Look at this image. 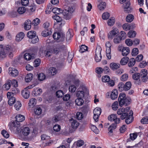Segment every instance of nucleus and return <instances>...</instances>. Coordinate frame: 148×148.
<instances>
[{"label":"nucleus","instance_id":"1","mask_svg":"<svg viewBox=\"0 0 148 148\" xmlns=\"http://www.w3.org/2000/svg\"><path fill=\"white\" fill-rule=\"evenodd\" d=\"M15 50L14 48L9 45L3 47V45H0V59L5 58L7 53L9 54V56L12 58L13 56V52Z\"/></svg>","mask_w":148,"mask_h":148},{"label":"nucleus","instance_id":"2","mask_svg":"<svg viewBox=\"0 0 148 148\" xmlns=\"http://www.w3.org/2000/svg\"><path fill=\"white\" fill-rule=\"evenodd\" d=\"M108 120L111 121H114V123H113L110 125L108 128L109 132L112 133V130L115 129L116 127V124L120 123V119L119 118H117L116 114H112L108 117Z\"/></svg>","mask_w":148,"mask_h":148},{"label":"nucleus","instance_id":"3","mask_svg":"<svg viewBox=\"0 0 148 148\" xmlns=\"http://www.w3.org/2000/svg\"><path fill=\"white\" fill-rule=\"evenodd\" d=\"M131 100L130 98L126 97L125 94L124 93H121L118 98L119 105L120 107L124 105L126 106H128L130 103Z\"/></svg>","mask_w":148,"mask_h":148},{"label":"nucleus","instance_id":"4","mask_svg":"<svg viewBox=\"0 0 148 148\" xmlns=\"http://www.w3.org/2000/svg\"><path fill=\"white\" fill-rule=\"evenodd\" d=\"M121 115L120 116L121 119L123 120L126 118L125 121L127 124H129L132 122L133 117V112L132 110L130 111L129 114L125 112Z\"/></svg>","mask_w":148,"mask_h":148},{"label":"nucleus","instance_id":"5","mask_svg":"<svg viewBox=\"0 0 148 148\" xmlns=\"http://www.w3.org/2000/svg\"><path fill=\"white\" fill-rule=\"evenodd\" d=\"M74 11V9L72 7H69L68 10H64L63 11V15L64 18L66 20L70 19L71 16V13Z\"/></svg>","mask_w":148,"mask_h":148},{"label":"nucleus","instance_id":"6","mask_svg":"<svg viewBox=\"0 0 148 148\" xmlns=\"http://www.w3.org/2000/svg\"><path fill=\"white\" fill-rule=\"evenodd\" d=\"M101 49L99 46L97 47L95 51V59L96 62H98L100 61L102 56L101 55Z\"/></svg>","mask_w":148,"mask_h":148},{"label":"nucleus","instance_id":"7","mask_svg":"<svg viewBox=\"0 0 148 148\" xmlns=\"http://www.w3.org/2000/svg\"><path fill=\"white\" fill-rule=\"evenodd\" d=\"M130 0H120V2L121 4H123L125 2V3L123 4L124 11L127 13H129L130 12Z\"/></svg>","mask_w":148,"mask_h":148},{"label":"nucleus","instance_id":"8","mask_svg":"<svg viewBox=\"0 0 148 148\" xmlns=\"http://www.w3.org/2000/svg\"><path fill=\"white\" fill-rule=\"evenodd\" d=\"M53 36L55 40H58V42L63 41L65 38V36L64 34L59 33H54Z\"/></svg>","mask_w":148,"mask_h":148},{"label":"nucleus","instance_id":"9","mask_svg":"<svg viewBox=\"0 0 148 148\" xmlns=\"http://www.w3.org/2000/svg\"><path fill=\"white\" fill-rule=\"evenodd\" d=\"M41 137L42 140L45 141L43 143H45L46 146L50 145L52 143H53V141L50 140V137L45 134L42 135Z\"/></svg>","mask_w":148,"mask_h":148},{"label":"nucleus","instance_id":"10","mask_svg":"<svg viewBox=\"0 0 148 148\" xmlns=\"http://www.w3.org/2000/svg\"><path fill=\"white\" fill-rule=\"evenodd\" d=\"M118 32V29L116 28H115L111 31L108 34V38L109 39L112 40L113 39V37L117 35Z\"/></svg>","mask_w":148,"mask_h":148},{"label":"nucleus","instance_id":"11","mask_svg":"<svg viewBox=\"0 0 148 148\" xmlns=\"http://www.w3.org/2000/svg\"><path fill=\"white\" fill-rule=\"evenodd\" d=\"M9 73L11 76L14 77L18 75V72L16 69L13 68H9Z\"/></svg>","mask_w":148,"mask_h":148},{"label":"nucleus","instance_id":"12","mask_svg":"<svg viewBox=\"0 0 148 148\" xmlns=\"http://www.w3.org/2000/svg\"><path fill=\"white\" fill-rule=\"evenodd\" d=\"M69 121L71 123V126L74 129H77L79 125V123L76 120L71 118L69 120Z\"/></svg>","mask_w":148,"mask_h":148},{"label":"nucleus","instance_id":"13","mask_svg":"<svg viewBox=\"0 0 148 148\" xmlns=\"http://www.w3.org/2000/svg\"><path fill=\"white\" fill-rule=\"evenodd\" d=\"M52 33L50 28L45 29L41 33L42 35L44 37L47 36L51 34Z\"/></svg>","mask_w":148,"mask_h":148},{"label":"nucleus","instance_id":"14","mask_svg":"<svg viewBox=\"0 0 148 148\" xmlns=\"http://www.w3.org/2000/svg\"><path fill=\"white\" fill-rule=\"evenodd\" d=\"M31 24L32 22L29 19L26 20L24 24L25 29L27 30L31 28Z\"/></svg>","mask_w":148,"mask_h":148},{"label":"nucleus","instance_id":"15","mask_svg":"<svg viewBox=\"0 0 148 148\" xmlns=\"http://www.w3.org/2000/svg\"><path fill=\"white\" fill-rule=\"evenodd\" d=\"M30 133L29 128L28 127H25L22 130V134L25 136H28Z\"/></svg>","mask_w":148,"mask_h":148},{"label":"nucleus","instance_id":"16","mask_svg":"<svg viewBox=\"0 0 148 148\" xmlns=\"http://www.w3.org/2000/svg\"><path fill=\"white\" fill-rule=\"evenodd\" d=\"M118 92L117 90L116 89H114L111 92L110 97L111 99L114 100L118 97Z\"/></svg>","mask_w":148,"mask_h":148},{"label":"nucleus","instance_id":"17","mask_svg":"<svg viewBox=\"0 0 148 148\" xmlns=\"http://www.w3.org/2000/svg\"><path fill=\"white\" fill-rule=\"evenodd\" d=\"M63 10L58 8H54L52 9V12L56 14H62L63 15Z\"/></svg>","mask_w":148,"mask_h":148},{"label":"nucleus","instance_id":"18","mask_svg":"<svg viewBox=\"0 0 148 148\" xmlns=\"http://www.w3.org/2000/svg\"><path fill=\"white\" fill-rule=\"evenodd\" d=\"M36 100L35 98H31L29 100L28 106L30 108L33 107L36 104Z\"/></svg>","mask_w":148,"mask_h":148},{"label":"nucleus","instance_id":"19","mask_svg":"<svg viewBox=\"0 0 148 148\" xmlns=\"http://www.w3.org/2000/svg\"><path fill=\"white\" fill-rule=\"evenodd\" d=\"M30 92L29 91L25 88L22 92V95L25 99L28 98L29 96Z\"/></svg>","mask_w":148,"mask_h":148},{"label":"nucleus","instance_id":"20","mask_svg":"<svg viewBox=\"0 0 148 148\" xmlns=\"http://www.w3.org/2000/svg\"><path fill=\"white\" fill-rule=\"evenodd\" d=\"M110 67L113 70H116L119 68L120 65L119 64L116 63H112L110 64Z\"/></svg>","mask_w":148,"mask_h":148},{"label":"nucleus","instance_id":"21","mask_svg":"<svg viewBox=\"0 0 148 148\" xmlns=\"http://www.w3.org/2000/svg\"><path fill=\"white\" fill-rule=\"evenodd\" d=\"M129 48L127 47H125L122 49V54L123 56H126L130 53Z\"/></svg>","mask_w":148,"mask_h":148},{"label":"nucleus","instance_id":"22","mask_svg":"<svg viewBox=\"0 0 148 148\" xmlns=\"http://www.w3.org/2000/svg\"><path fill=\"white\" fill-rule=\"evenodd\" d=\"M129 60L128 57H126L122 58L120 61V63L122 65H124L127 64Z\"/></svg>","mask_w":148,"mask_h":148},{"label":"nucleus","instance_id":"23","mask_svg":"<svg viewBox=\"0 0 148 148\" xmlns=\"http://www.w3.org/2000/svg\"><path fill=\"white\" fill-rule=\"evenodd\" d=\"M19 123L18 122H13L10 124V128L11 130H14V128H16V130H17V125H18Z\"/></svg>","mask_w":148,"mask_h":148},{"label":"nucleus","instance_id":"24","mask_svg":"<svg viewBox=\"0 0 148 148\" xmlns=\"http://www.w3.org/2000/svg\"><path fill=\"white\" fill-rule=\"evenodd\" d=\"M16 121L19 123V122L23 121L25 119V117L24 116L21 114H19L15 117Z\"/></svg>","mask_w":148,"mask_h":148},{"label":"nucleus","instance_id":"25","mask_svg":"<svg viewBox=\"0 0 148 148\" xmlns=\"http://www.w3.org/2000/svg\"><path fill=\"white\" fill-rule=\"evenodd\" d=\"M24 36V33L22 32H21L16 35V41H19L21 40Z\"/></svg>","mask_w":148,"mask_h":148},{"label":"nucleus","instance_id":"26","mask_svg":"<svg viewBox=\"0 0 148 148\" xmlns=\"http://www.w3.org/2000/svg\"><path fill=\"white\" fill-rule=\"evenodd\" d=\"M132 78L134 80H139V83H140V74L139 73H135L132 75Z\"/></svg>","mask_w":148,"mask_h":148},{"label":"nucleus","instance_id":"27","mask_svg":"<svg viewBox=\"0 0 148 148\" xmlns=\"http://www.w3.org/2000/svg\"><path fill=\"white\" fill-rule=\"evenodd\" d=\"M75 103L77 105L81 106L83 104L84 101L82 98H78L75 100Z\"/></svg>","mask_w":148,"mask_h":148},{"label":"nucleus","instance_id":"28","mask_svg":"<svg viewBox=\"0 0 148 148\" xmlns=\"http://www.w3.org/2000/svg\"><path fill=\"white\" fill-rule=\"evenodd\" d=\"M33 78V75L32 73L27 74L25 77V81L27 82H30Z\"/></svg>","mask_w":148,"mask_h":148},{"label":"nucleus","instance_id":"29","mask_svg":"<svg viewBox=\"0 0 148 148\" xmlns=\"http://www.w3.org/2000/svg\"><path fill=\"white\" fill-rule=\"evenodd\" d=\"M34 112L36 114L39 115L41 114L42 110L39 107L37 106L34 109Z\"/></svg>","mask_w":148,"mask_h":148},{"label":"nucleus","instance_id":"30","mask_svg":"<svg viewBox=\"0 0 148 148\" xmlns=\"http://www.w3.org/2000/svg\"><path fill=\"white\" fill-rule=\"evenodd\" d=\"M24 58L25 60H29L32 59L33 58V56H32L31 54L27 53L25 54Z\"/></svg>","mask_w":148,"mask_h":148},{"label":"nucleus","instance_id":"31","mask_svg":"<svg viewBox=\"0 0 148 148\" xmlns=\"http://www.w3.org/2000/svg\"><path fill=\"white\" fill-rule=\"evenodd\" d=\"M27 35L29 38L31 39L36 36V32L33 31H30L27 33Z\"/></svg>","mask_w":148,"mask_h":148},{"label":"nucleus","instance_id":"32","mask_svg":"<svg viewBox=\"0 0 148 148\" xmlns=\"http://www.w3.org/2000/svg\"><path fill=\"white\" fill-rule=\"evenodd\" d=\"M11 81L10 80H8L5 84L3 85V86L5 90H8L10 89L11 86Z\"/></svg>","mask_w":148,"mask_h":148},{"label":"nucleus","instance_id":"33","mask_svg":"<svg viewBox=\"0 0 148 148\" xmlns=\"http://www.w3.org/2000/svg\"><path fill=\"white\" fill-rule=\"evenodd\" d=\"M128 65L129 67H132L135 64L136 60L134 58H132L130 59Z\"/></svg>","mask_w":148,"mask_h":148},{"label":"nucleus","instance_id":"34","mask_svg":"<svg viewBox=\"0 0 148 148\" xmlns=\"http://www.w3.org/2000/svg\"><path fill=\"white\" fill-rule=\"evenodd\" d=\"M106 4L105 2H102L98 6V8L101 10H103L106 7Z\"/></svg>","mask_w":148,"mask_h":148},{"label":"nucleus","instance_id":"35","mask_svg":"<svg viewBox=\"0 0 148 148\" xmlns=\"http://www.w3.org/2000/svg\"><path fill=\"white\" fill-rule=\"evenodd\" d=\"M124 86L125 90L127 91L131 88L132 86L131 83L130 82H127Z\"/></svg>","mask_w":148,"mask_h":148},{"label":"nucleus","instance_id":"36","mask_svg":"<svg viewBox=\"0 0 148 148\" xmlns=\"http://www.w3.org/2000/svg\"><path fill=\"white\" fill-rule=\"evenodd\" d=\"M93 113L94 114L99 116L101 113V110L100 108L97 107L94 109Z\"/></svg>","mask_w":148,"mask_h":148},{"label":"nucleus","instance_id":"37","mask_svg":"<svg viewBox=\"0 0 148 148\" xmlns=\"http://www.w3.org/2000/svg\"><path fill=\"white\" fill-rule=\"evenodd\" d=\"M52 52V50L51 49H46L45 51V56L46 57H50Z\"/></svg>","mask_w":148,"mask_h":148},{"label":"nucleus","instance_id":"38","mask_svg":"<svg viewBox=\"0 0 148 148\" xmlns=\"http://www.w3.org/2000/svg\"><path fill=\"white\" fill-rule=\"evenodd\" d=\"M134 19V16L131 14H129L126 17V20L127 22H131Z\"/></svg>","mask_w":148,"mask_h":148},{"label":"nucleus","instance_id":"39","mask_svg":"<svg viewBox=\"0 0 148 148\" xmlns=\"http://www.w3.org/2000/svg\"><path fill=\"white\" fill-rule=\"evenodd\" d=\"M137 135L136 133L130 134V139L127 140V142L130 141V139L132 140H134L137 137Z\"/></svg>","mask_w":148,"mask_h":148},{"label":"nucleus","instance_id":"40","mask_svg":"<svg viewBox=\"0 0 148 148\" xmlns=\"http://www.w3.org/2000/svg\"><path fill=\"white\" fill-rule=\"evenodd\" d=\"M42 92V90L40 88H36L34 89L33 93L35 96H38L40 95Z\"/></svg>","mask_w":148,"mask_h":148},{"label":"nucleus","instance_id":"41","mask_svg":"<svg viewBox=\"0 0 148 148\" xmlns=\"http://www.w3.org/2000/svg\"><path fill=\"white\" fill-rule=\"evenodd\" d=\"M49 73L52 75H55L57 72V71L56 69L53 67H50L49 69Z\"/></svg>","mask_w":148,"mask_h":148},{"label":"nucleus","instance_id":"42","mask_svg":"<svg viewBox=\"0 0 148 148\" xmlns=\"http://www.w3.org/2000/svg\"><path fill=\"white\" fill-rule=\"evenodd\" d=\"M88 47L85 45H82L80 47L79 51L81 53H83L88 50Z\"/></svg>","mask_w":148,"mask_h":148},{"label":"nucleus","instance_id":"43","mask_svg":"<svg viewBox=\"0 0 148 148\" xmlns=\"http://www.w3.org/2000/svg\"><path fill=\"white\" fill-rule=\"evenodd\" d=\"M136 32L134 31H130L128 33L127 36L130 38H134L136 35Z\"/></svg>","mask_w":148,"mask_h":148},{"label":"nucleus","instance_id":"44","mask_svg":"<svg viewBox=\"0 0 148 148\" xmlns=\"http://www.w3.org/2000/svg\"><path fill=\"white\" fill-rule=\"evenodd\" d=\"M84 91L79 90L77 92L76 95L77 97H79V98H82L84 96Z\"/></svg>","mask_w":148,"mask_h":148},{"label":"nucleus","instance_id":"45","mask_svg":"<svg viewBox=\"0 0 148 148\" xmlns=\"http://www.w3.org/2000/svg\"><path fill=\"white\" fill-rule=\"evenodd\" d=\"M45 78V75L42 73H41L38 75V78L40 81H42L44 80Z\"/></svg>","mask_w":148,"mask_h":148},{"label":"nucleus","instance_id":"46","mask_svg":"<svg viewBox=\"0 0 148 148\" xmlns=\"http://www.w3.org/2000/svg\"><path fill=\"white\" fill-rule=\"evenodd\" d=\"M124 86V84L123 82H120L118 85L119 90L120 91L125 90Z\"/></svg>","mask_w":148,"mask_h":148},{"label":"nucleus","instance_id":"47","mask_svg":"<svg viewBox=\"0 0 148 148\" xmlns=\"http://www.w3.org/2000/svg\"><path fill=\"white\" fill-rule=\"evenodd\" d=\"M140 77L148 76L147 71L146 69H142L141 70L140 72Z\"/></svg>","mask_w":148,"mask_h":148},{"label":"nucleus","instance_id":"48","mask_svg":"<svg viewBox=\"0 0 148 148\" xmlns=\"http://www.w3.org/2000/svg\"><path fill=\"white\" fill-rule=\"evenodd\" d=\"M122 27L123 29L125 31L131 29V25L128 23L124 24L122 26Z\"/></svg>","mask_w":148,"mask_h":148},{"label":"nucleus","instance_id":"49","mask_svg":"<svg viewBox=\"0 0 148 148\" xmlns=\"http://www.w3.org/2000/svg\"><path fill=\"white\" fill-rule=\"evenodd\" d=\"M91 129L95 134H98L99 133V131L95 126L94 125H91Z\"/></svg>","mask_w":148,"mask_h":148},{"label":"nucleus","instance_id":"50","mask_svg":"<svg viewBox=\"0 0 148 148\" xmlns=\"http://www.w3.org/2000/svg\"><path fill=\"white\" fill-rule=\"evenodd\" d=\"M53 5L50 3L47 6V8L46 11V13H49L50 12L52 11V10L53 8Z\"/></svg>","mask_w":148,"mask_h":148},{"label":"nucleus","instance_id":"51","mask_svg":"<svg viewBox=\"0 0 148 148\" xmlns=\"http://www.w3.org/2000/svg\"><path fill=\"white\" fill-rule=\"evenodd\" d=\"M26 10L25 8L24 7H20L18 10V12L20 14H22L24 13Z\"/></svg>","mask_w":148,"mask_h":148},{"label":"nucleus","instance_id":"52","mask_svg":"<svg viewBox=\"0 0 148 148\" xmlns=\"http://www.w3.org/2000/svg\"><path fill=\"white\" fill-rule=\"evenodd\" d=\"M110 16V14L108 12H106L102 14V18L104 20H107L108 18Z\"/></svg>","mask_w":148,"mask_h":148},{"label":"nucleus","instance_id":"53","mask_svg":"<svg viewBox=\"0 0 148 148\" xmlns=\"http://www.w3.org/2000/svg\"><path fill=\"white\" fill-rule=\"evenodd\" d=\"M16 100V99L14 97H11L9 99L8 103L10 106H12Z\"/></svg>","mask_w":148,"mask_h":148},{"label":"nucleus","instance_id":"54","mask_svg":"<svg viewBox=\"0 0 148 148\" xmlns=\"http://www.w3.org/2000/svg\"><path fill=\"white\" fill-rule=\"evenodd\" d=\"M119 107L118 103L116 101L114 102L112 105V109L114 110H116Z\"/></svg>","mask_w":148,"mask_h":148},{"label":"nucleus","instance_id":"55","mask_svg":"<svg viewBox=\"0 0 148 148\" xmlns=\"http://www.w3.org/2000/svg\"><path fill=\"white\" fill-rule=\"evenodd\" d=\"M114 18L113 17L108 20V25L110 26H112L115 22Z\"/></svg>","mask_w":148,"mask_h":148},{"label":"nucleus","instance_id":"56","mask_svg":"<svg viewBox=\"0 0 148 148\" xmlns=\"http://www.w3.org/2000/svg\"><path fill=\"white\" fill-rule=\"evenodd\" d=\"M110 79V77L108 75L103 76L102 78V81L104 82H108Z\"/></svg>","mask_w":148,"mask_h":148},{"label":"nucleus","instance_id":"57","mask_svg":"<svg viewBox=\"0 0 148 148\" xmlns=\"http://www.w3.org/2000/svg\"><path fill=\"white\" fill-rule=\"evenodd\" d=\"M128 77V76L127 74H124L121 76V79L122 81H125L127 79Z\"/></svg>","mask_w":148,"mask_h":148},{"label":"nucleus","instance_id":"58","mask_svg":"<svg viewBox=\"0 0 148 148\" xmlns=\"http://www.w3.org/2000/svg\"><path fill=\"white\" fill-rule=\"evenodd\" d=\"M40 20L38 18H36L33 20L32 24L34 26H36L38 25L40 23Z\"/></svg>","mask_w":148,"mask_h":148},{"label":"nucleus","instance_id":"59","mask_svg":"<svg viewBox=\"0 0 148 148\" xmlns=\"http://www.w3.org/2000/svg\"><path fill=\"white\" fill-rule=\"evenodd\" d=\"M14 106L16 110H18L21 106V103L20 102L17 101V102L15 103V104L14 105Z\"/></svg>","mask_w":148,"mask_h":148},{"label":"nucleus","instance_id":"60","mask_svg":"<svg viewBox=\"0 0 148 148\" xmlns=\"http://www.w3.org/2000/svg\"><path fill=\"white\" fill-rule=\"evenodd\" d=\"M64 95L63 92L61 90H58L56 92V96L58 98L61 97Z\"/></svg>","mask_w":148,"mask_h":148},{"label":"nucleus","instance_id":"61","mask_svg":"<svg viewBox=\"0 0 148 148\" xmlns=\"http://www.w3.org/2000/svg\"><path fill=\"white\" fill-rule=\"evenodd\" d=\"M125 43L127 46H131L133 44L132 40L130 39H127L126 40Z\"/></svg>","mask_w":148,"mask_h":148},{"label":"nucleus","instance_id":"62","mask_svg":"<svg viewBox=\"0 0 148 148\" xmlns=\"http://www.w3.org/2000/svg\"><path fill=\"white\" fill-rule=\"evenodd\" d=\"M1 134L5 138H8L9 137V134L4 130H3L2 131Z\"/></svg>","mask_w":148,"mask_h":148},{"label":"nucleus","instance_id":"63","mask_svg":"<svg viewBox=\"0 0 148 148\" xmlns=\"http://www.w3.org/2000/svg\"><path fill=\"white\" fill-rule=\"evenodd\" d=\"M142 123L145 124L148 123V117H145L142 118L140 120Z\"/></svg>","mask_w":148,"mask_h":148},{"label":"nucleus","instance_id":"64","mask_svg":"<svg viewBox=\"0 0 148 148\" xmlns=\"http://www.w3.org/2000/svg\"><path fill=\"white\" fill-rule=\"evenodd\" d=\"M76 89V87L74 85H71L69 87V90L70 92H74L75 91Z\"/></svg>","mask_w":148,"mask_h":148}]
</instances>
